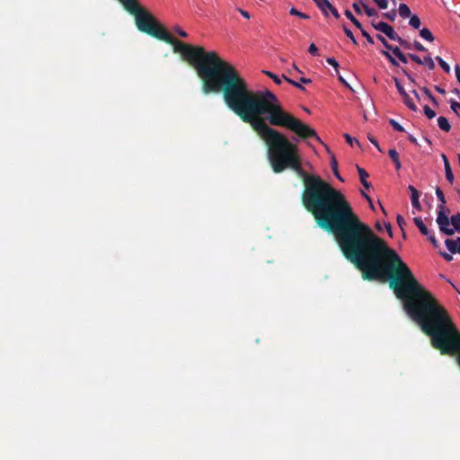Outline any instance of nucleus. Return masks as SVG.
Returning a JSON list of instances; mask_svg holds the SVG:
<instances>
[{
	"instance_id": "nucleus-32",
	"label": "nucleus",
	"mask_w": 460,
	"mask_h": 460,
	"mask_svg": "<svg viewBox=\"0 0 460 460\" xmlns=\"http://www.w3.org/2000/svg\"><path fill=\"white\" fill-rule=\"evenodd\" d=\"M343 31H344V33L346 34V36H347L349 39H350V40H351V41H352L355 45H357V44H358L357 40L355 39V37H354V35H353L352 31H351L349 28H347V27H345V26H344V27H343Z\"/></svg>"
},
{
	"instance_id": "nucleus-15",
	"label": "nucleus",
	"mask_w": 460,
	"mask_h": 460,
	"mask_svg": "<svg viewBox=\"0 0 460 460\" xmlns=\"http://www.w3.org/2000/svg\"><path fill=\"white\" fill-rule=\"evenodd\" d=\"M331 168L332 170V172L333 174L336 176V178L341 181H344L343 178L341 176L340 172H339V170H338V162L335 158V156L332 155V160H331Z\"/></svg>"
},
{
	"instance_id": "nucleus-20",
	"label": "nucleus",
	"mask_w": 460,
	"mask_h": 460,
	"mask_svg": "<svg viewBox=\"0 0 460 460\" xmlns=\"http://www.w3.org/2000/svg\"><path fill=\"white\" fill-rule=\"evenodd\" d=\"M409 24L414 29H419L420 27L421 22L418 15L413 14L410 16Z\"/></svg>"
},
{
	"instance_id": "nucleus-43",
	"label": "nucleus",
	"mask_w": 460,
	"mask_h": 460,
	"mask_svg": "<svg viewBox=\"0 0 460 460\" xmlns=\"http://www.w3.org/2000/svg\"><path fill=\"white\" fill-rule=\"evenodd\" d=\"M408 57L415 63H417L419 65H422L423 60L419 56L410 53V54H408Z\"/></svg>"
},
{
	"instance_id": "nucleus-27",
	"label": "nucleus",
	"mask_w": 460,
	"mask_h": 460,
	"mask_svg": "<svg viewBox=\"0 0 460 460\" xmlns=\"http://www.w3.org/2000/svg\"><path fill=\"white\" fill-rule=\"evenodd\" d=\"M422 65H426L429 70H433L435 68V63L430 56L424 58Z\"/></svg>"
},
{
	"instance_id": "nucleus-11",
	"label": "nucleus",
	"mask_w": 460,
	"mask_h": 460,
	"mask_svg": "<svg viewBox=\"0 0 460 460\" xmlns=\"http://www.w3.org/2000/svg\"><path fill=\"white\" fill-rule=\"evenodd\" d=\"M357 170L359 175V180L361 184L364 186L365 189L369 190L372 187L371 182L367 181V179L368 178V173L367 171L358 165L357 166Z\"/></svg>"
},
{
	"instance_id": "nucleus-19",
	"label": "nucleus",
	"mask_w": 460,
	"mask_h": 460,
	"mask_svg": "<svg viewBox=\"0 0 460 460\" xmlns=\"http://www.w3.org/2000/svg\"><path fill=\"white\" fill-rule=\"evenodd\" d=\"M359 2H360V4H361V5H362V7H363V9H364V11H365V13H366V14H367L368 17H372V16H375V15H376V14H377L376 10V9H374V8L369 7L367 4H366L364 3V1H363V0H359Z\"/></svg>"
},
{
	"instance_id": "nucleus-10",
	"label": "nucleus",
	"mask_w": 460,
	"mask_h": 460,
	"mask_svg": "<svg viewBox=\"0 0 460 460\" xmlns=\"http://www.w3.org/2000/svg\"><path fill=\"white\" fill-rule=\"evenodd\" d=\"M445 244L451 253H460V237L446 239Z\"/></svg>"
},
{
	"instance_id": "nucleus-52",
	"label": "nucleus",
	"mask_w": 460,
	"mask_h": 460,
	"mask_svg": "<svg viewBox=\"0 0 460 460\" xmlns=\"http://www.w3.org/2000/svg\"><path fill=\"white\" fill-rule=\"evenodd\" d=\"M408 55H404L403 53H401L397 58L403 64H406L408 62Z\"/></svg>"
},
{
	"instance_id": "nucleus-64",
	"label": "nucleus",
	"mask_w": 460,
	"mask_h": 460,
	"mask_svg": "<svg viewBox=\"0 0 460 460\" xmlns=\"http://www.w3.org/2000/svg\"><path fill=\"white\" fill-rule=\"evenodd\" d=\"M454 93H456V94H458V95L460 94V92H459V90H458L457 88H456V89L454 90Z\"/></svg>"
},
{
	"instance_id": "nucleus-56",
	"label": "nucleus",
	"mask_w": 460,
	"mask_h": 460,
	"mask_svg": "<svg viewBox=\"0 0 460 460\" xmlns=\"http://www.w3.org/2000/svg\"><path fill=\"white\" fill-rule=\"evenodd\" d=\"M434 88H435V90H436L438 93H441V94H445V93H446L445 89H443L442 87H440V86H438V85H435V87H434Z\"/></svg>"
},
{
	"instance_id": "nucleus-28",
	"label": "nucleus",
	"mask_w": 460,
	"mask_h": 460,
	"mask_svg": "<svg viewBox=\"0 0 460 460\" xmlns=\"http://www.w3.org/2000/svg\"><path fill=\"white\" fill-rule=\"evenodd\" d=\"M389 123L394 130L399 131V132L404 131L403 127L399 122H397L395 119H390Z\"/></svg>"
},
{
	"instance_id": "nucleus-42",
	"label": "nucleus",
	"mask_w": 460,
	"mask_h": 460,
	"mask_svg": "<svg viewBox=\"0 0 460 460\" xmlns=\"http://www.w3.org/2000/svg\"><path fill=\"white\" fill-rule=\"evenodd\" d=\"M426 236L428 237V239L430 241V243L433 244L434 247L438 246V241H437L433 232L429 231V234L426 235Z\"/></svg>"
},
{
	"instance_id": "nucleus-17",
	"label": "nucleus",
	"mask_w": 460,
	"mask_h": 460,
	"mask_svg": "<svg viewBox=\"0 0 460 460\" xmlns=\"http://www.w3.org/2000/svg\"><path fill=\"white\" fill-rule=\"evenodd\" d=\"M344 14L358 29L362 28L360 22L353 15L349 10H345Z\"/></svg>"
},
{
	"instance_id": "nucleus-14",
	"label": "nucleus",
	"mask_w": 460,
	"mask_h": 460,
	"mask_svg": "<svg viewBox=\"0 0 460 460\" xmlns=\"http://www.w3.org/2000/svg\"><path fill=\"white\" fill-rule=\"evenodd\" d=\"M438 125L439 128L445 132H448L451 129V126L446 117L440 116L438 119Z\"/></svg>"
},
{
	"instance_id": "nucleus-63",
	"label": "nucleus",
	"mask_w": 460,
	"mask_h": 460,
	"mask_svg": "<svg viewBox=\"0 0 460 460\" xmlns=\"http://www.w3.org/2000/svg\"><path fill=\"white\" fill-rule=\"evenodd\" d=\"M375 146L377 148V150H378L379 152H381V153L383 152V150L381 149V147H380V146H379V144H378V143H377V146Z\"/></svg>"
},
{
	"instance_id": "nucleus-51",
	"label": "nucleus",
	"mask_w": 460,
	"mask_h": 460,
	"mask_svg": "<svg viewBox=\"0 0 460 460\" xmlns=\"http://www.w3.org/2000/svg\"><path fill=\"white\" fill-rule=\"evenodd\" d=\"M440 255L447 261H451L453 260V256L446 252H441Z\"/></svg>"
},
{
	"instance_id": "nucleus-41",
	"label": "nucleus",
	"mask_w": 460,
	"mask_h": 460,
	"mask_svg": "<svg viewBox=\"0 0 460 460\" xmlns=\"http://www.w3.org/2000/svg\"><path fill=\"white\" fill-rule=\"evenodd\" d=\"M326 62L332 66H333L336 69V71H338L339 63L336 61L334 58H327Z\"/></svg>"
},
{
	"instance_id": "nucleus-25",
	"label": "nucleus",
	"mask_w": 460,
	"mask_h": 460,
	"mask_svg": "<svg viewBox=\"0 0 460 460\" xmlns=\"http://www.w3.org/2000/svg\"><path fill=\"white\" fill-rule=\"evenodd\" d=\"M289 13L291 15H294V16H298L299 18L301 19H309V15H307L306 13H302L300 11H298L297 9H296L295 7H292L290 10H289Z\"/></svg>"
},
{
	"instance_id": "nucleus-16",
	"label": "nucleus",
	"mask_w": 460,
	"mask_h": 460,
	"mask_svg": "<svg viewBox=\"0 0 460 460\" xmlns=\"http://www.w3.org/2000/svg\"><path fill=\"white\" fill-rule=\"evenodd\" d=\"M399 15L402 18H408L411 16V9L406 4H400L398 8Z\"/></svg>"
},
{
	"instance_id": "nucleus-53",
	"label": "nucleus",
	"mask_w": 460,
	"mask_h": 460,
	"mask_svg": "<svg viewBox=\"0 0 460 460\" xmlns=\"http://www.w3.org/2000/svg\"><path fill=\"white\" fill-rule=\"evenodd\" d=\"M367 139H368V140H369V141H370L374 146H377V143H378V142H377L376 138L374 136H372V135L368 134V135H367Z\"/></svg>"
},
{
	"instance_id": "nucleus-8",
	"label": "nucleus",
	"mask_w": 460,
	"mask_h": 460,
	"mask_svg": "<svg viewBox=\"0 0 460 460\" xmlns=\"http://www.w3.org/2000/svg\"><path fill=\"white\" fill-rule=\"evenodd\" d=\"M448 229L452 230L453 232L451 234L444 233L447 235H453L455 234V232L460 233V214L459 213L453 215L451 217V218L449 219Z\"/></svg>"
},
{
	"instance_id": "nucleus-57",
	"label": "nucleus",
	"mask_w": 460,
	"mask_h": 460,
	"mask_svg": "<svg viewBox=\"0 0 460 460\" xmlns=\"http://www.w3.org/2000/svg\"><path fill=\"white\" fill-rule=\"evenodd\" d=\"M408 139L411 143L418 145L417 138L414 137L412 135H409Z\"/></svg>"
},
{
	"instance_id": "nucleus-7",
	"label": "nucleus",
	"mask_w": 460,
	"mask_h": 460,
	"mask_svg": "<svg viewBox=\"0 0 460 460\" xmlns=\"http://www.w3.org/2000/svg\"><path fill=\"white\" fill-rule=\"evenodd\" d=\"M315 4L325 15H328L327 11H330L336 19L341 17L338 10L328 0H317Z\"/></svg>"
},
{
	"instance_id": "nucleus-35",
	"label": "nucleus",
	"mask_w": 460,
	"mask_h": 460,
	"mask_svg": "<svg viewBox=\"0 0 460 460\" xmlns=\"http://www.w3.org/2000/svg\"><path fill=\"white\" fill-rule=\"evenodd\" d=\"M396 15L397 14H396V11L395 10H392L390 12L383 13V16L385 17L386 19H388L391 22H394L395 20Z\"/></svg>"
},
{
	"instance_id": "nucleus-26",
	"label": "nucleus",
	"mask_w": 460,
	"mask_h": 460,
	"mask_svg": "<svg viewBox=\"0 0 460 460\" xmlns=\"http://www.w3.org/2000/svg\"><path fill=\"white\" fill-rule=\"evenodd\" d=\"M445 172H446L447 180L449 181L450 184H453V182H454V174H453V172H452L450 164L449 165L447 164V166H445Z\"/></svg>"
},
{
	"instance_id": "nucleus-48",
	"label": "nucleus",
	"mask_w": 460,
	"mask_h": 460,
	"mask_svg": "<svg viewBox=\"0 0 460 460\" xmlns=\"http://www.w3.org/2000/svg\"><path fill=\"white\" fill-rule=\"evenodd\" d=\"M361 195L367 200L372 209H375L372 199L363 190H361Z\"/></svg>"
},
{
	"instance_id": "nucleus-61",
	"label": "nucleus",
	"mask_w": 460,
	"mask_h": 460,
	"mask_svg": "<svg viewBox=\"0 0 460 460\" xmlns=\"http://www.w3.org/2000/svg\"><path fill=\"white\" fill-rule=\"evenodd\" d=\"M339 80L347 87H349V84L348 83L341 77V76H339Z\"/></svg>"
},
{
	"instance_id": "nucleus-40",
	"label": "nucleus",
	"mask_w": 460,
	"mask_h": 460,
	"mask_svg": "<svg viewBox=\"0 0 460 460\" xmlns=\"http://www.w3.org/2000/svg\"><path fill=\"white\" fill-rule=\"evenodd\" d=\"M380 9H386L388 7L387 0H373Z\"/></svg>"
},
{
	"instance_id": "nucleus-6",
	"label": "nucleus",
	"mask_w": 460,
	"mask_h": 460,
	"mask_svg": "<svg viewBox=\"0 0 460 460\" xmlns=\"http://www.w3.org/2000/svg\"><path fill=\"white\" fill-rule=\"evenodd\" d=\"M372 25L376 31L385 33L392 40H395L399 36L394 28L385 22H372Z\"/></svg>"
},
{
	"instance_id": "nucleus-55",
	"label": "nucleus",
	"mask_w": 460,
	"mask_h": 460,
	"mask_svg": "<svg viewBox=\"0 0 460 460\" xmlns=\"http://www.w3.org/2000/svg\"><path fill=\"white\" fill-rule=\"evenodd\" d=\"M441 158H442V160H443L444 166H447V165H449V164H449V161H448V159H447V155H446L445 154H441Z\"/></svg>"
},
{
	"instance_id": "nucleus-31",
	"label": "nucleus",
	"mask_w": 460,
	"mask_h": 460,
	"mask_svg": "<svg viewBox=\"0 0 460 460\" xmlns=\"http://www.w3.org/2000/svg\"><path fill=\"white\" fill-rule=\"evenodd\" d=\"M263 73L267 75L270 78H271L276 84H280L282 83L281 79L272 72L263 71Z\"/></svg>"
},
{
	"instance_id": "nucleus-22",
	"label": "nucleus",
	"mask_w": 460,
	"mask_h": 460,
	"mask_svg": "<svg viewBox=\"0 0 460 460\" xmlns=\"http://www.w3.org/2000/svg\"><path fill=\"white\" fill-rule=\"evenodd\" d=\"M380 52H381V54H382L383 56H385V57L388 59V61L391 63V65H392V66H399V64H398L397 60H396V59L394 58V56H393V55L388 51V49H387V50H381Z\"/></svg>"
},
{
	"instance_id": "nucleus-4",
	"label": "nucleus",
	"mask_w": 460,
	"mask_h": 460,
	"mask_svg": "<svg viewBox=\"0 0 460 460\" xmlns=\"http://www.w3.org/2000/svg\"><path fill=\"white\" fill-rule=\"evenodd\" d=\"M436 195L438 199L440 201V204L438 206V217H437V223L438 225L439 230L442 233H448L451 234L453 231L448 229L449 225V218L446 215V198L442 191V190L438 187L436 189Z\"/></svg>"
},
{
	"instance_id": "nucleus-12",
	"label": "nucleus",
	"mask_w": 460,
	"mask_h": 460,
	"mask_svg": "<svg viewBox=\"0 0 460 460\" xmlns=\"http://www.w3.org/2000/svg\"><path fill=\"white\" fill-rule=\"evenodd\" d=\"M413 222L423 235L429 234V229L424 225V223L420 217H414Z\"/></svg>"
},
{
	"instance_id": "nucleus-33",
	"label": "nucleus",
	"mask_w": 460,
	"mask_h": 460,
	"mask_svg": "<svg viewBox=\"0 0 460 460\" xmlns=\"http://www.w3.org/2000/svg\"><path fill=\"white\" fill-rule=\"evenodd\" d=\"M412 49L420 51V52H427L428 49L419 41L415 40L412 43Z\"/></svg>"
},
{
	"instance_id": "nucleus-58",
	"label": "nucleus",
	"mask_w": 460,
	"mask_h": 460,
	"mask_svg": "<svg viewBox=\"0 0 460 460\" xmlns=\"http://www.w3.org/2000/svg\"><path fill=\"white\" fill-rule=\"evenodd\" d=\"M402 72L412 83H414V79L412 78L411 75L406 69H402Z\"/></svg>"
},
{
	"instance_id": "nucleus-30",
	"label": "nucleus",
	"mask_w": 460,
	"mask_h": 460,
	"mask_svg": "<svg viewBox=\"0 0 460 460\" xmlns=\"http://www.w3.org/2000/svg\"><path fill=\"white\" fill-rule=\"evenodd\" d=\"M450 108L451 110L456 113L458 116H460L459 112H460V102L455 101V100H451L450 101Z\"/></svg>"
},
{
	"instance_id": "nucleus-23",
	"label": "nucleus",
	"mask_w": 460,
	"mask_h": 460,
	"mask_svg": "<svg viewBox=\"0 0 460 460\" xmlns=\"http://www.w3.org/2000/svg\"><path fill=\"white\" fill-rule=\"evenodd\" d=\"M397 41L404 49H412V43L398 36L394 40Z\"/></svg>"
},
{
	"instance_id": "nucleus-37",
	"label": "nucleus",
	"mask_w": 460,
	"mask_h": 460,
	"mask_svg": "<svg viewBox=\"0 0 460 460\" xmlns=\"http://www.w3.org/2000/svg\"><path fill=\"white\" fill-rule=\"evenodd\" d=\"M376 38L386 49H392V45L388 43V41L385 40L384 36L378 34Z\"/></svg>"
},
{
	"instance_id": "nucleus-44",
	"label": "nucleus",
	"mask_w": 460,
	"mask_h": 460,
	"mask_svg": "<svg viewBox=\"0 0 460 460\" xmlns=\"http://www.w3.org/2000/svg\"><path fill=\"white\" fill-rule=\"evenodd\" d=\"M344 137L349 145L353 146V143L355 142L359 146V142L356 138L351 137L349 134H344Z\"/></svg>"
},
{
	"instance_id": "nucleus-1",
	"label": "nucleus",
	"mask_w": 460,
	"mask_h": 460,
	"mask_svg": "<svg viewBox=\"0 0 460 460\" xmlns=\"http://www.w3.org/2000/svg\"><path fill=\"white\" fill-rule=\"evenodd\" d=\"M219 93L226 105L265 142L273 172L291 168L302 178L304 208L320 228L334 234L344 257L362 276H414L398 253L359 220L339 190L303 170L296 142L321 141L313 128L285 111L270 91H251L230 63L214 92Z\"/></svg>"
},
{
	"instance_id": "nucleus-59",
	"label": "nucleus",
	"mask_w": 460,
	"mask_h": 460,
	"mask_svg": "<svg viewBox=\"0 0 460 460\" xmlns=\"http://www.w3.org/2000/svg\"><path fill=\"white\" fill-rule=\"evenodd\" d=\"M299 82H302V84H310V83L312 82V80H311V79H309V78L301 77V78L299 79Z\"/></svg>"
},
{
	"instance_id": "nucleus-47",
	"label": "nucleus",
	"mask_w": 460,
	"mask_h": 460,
	"mask_svg": "<svg viewBox=\"0 0 460 460\" xmlns=\"http://www.w3.org/2000/svg\"><path fill=\"white\" fill-rule=\"evenodd\" d=\"M388 50H389V51H391V52L393 53V55H394V57H396V58H397L401 53H402V51L400 49V48H399V47L393 46V45H392V49H389Z\"/></svg>"
},
{
	"instance_id": "nucleus-50",
	"label": "nucleus",
	"mask_w": 460,
	"mask_h": 460,
	"mask_svg": "<svg viewBox=\"0 0 460 460\" xmlns=\"http://www.w3.org/2000/svg\"><path fill=\"white\" fill-rule=\"evenodd\" d=\"M237 11L240 13V14L244 17L245 19H250L251 18V14L249 13V12L245 11V10H243L241 8H238Z\"/></svg>"
},
{
	"instance_id": "nucleus-13",
	"label": "nucleus",
	"mask_w": 460,
	"mask_h": 460,
	"mask_svg": "<svg viewBox=\"0 0 460 460\" xmlns=\"http://www.w3.org/2000/svg\"><path fill=\"white\" fill-rule=\"evenodd\" d=\"M388 155H389L390 158L393 160V162L395 165V169L397 171H399L402 167L401 162L399 160V154L397 153V151L395 149H390L388 152Z\"/></svg>"
},
{
	"instance_id": "nucleus-38",
	"label": "nucleus",
	"mask_w": 460,
	"mask_h": 460,
	"mask_svg": "<svg viewBox=\"0 0 460 460\" xmlns=\"http://www.w3.org/2000/svg\"><path fill=\"white\" fill-rule=\"evenodd\" d=\"M308 52H309L312 56H318V55H319V49H318V48L316 47V45H315L314 43H311V44L309 45Z\"/></svg>"
},
{
	"instance_id": "nucleus-29",
	"label": "nucleus",
	"mask_w": 460,
	"mask_h": 460,
	"mask_svg": "<svg viewBox=\"0 0 460 460\" xmlns=\"http://www.w3.org/2000/svg\"><path fill=\"white\" fill-rule=\"evenodd\" d=\"M422 92L427 95V97L431 101V102L435 106L438 105L437 99L432 95V93H430V91L427 87H423L422 88Z\"/></svg>"
},
{
	"instance_id": "nucleus-2",
	"label": "nucleus",
	"mask_w": 460,
	"mask_h": 460,
	"mask_svg": "<svg viewBox=\"0 0 460 460\" xmlns=\"http://www.w3.org/2000/svg\"><path fill=\"white\" fill-rule=\"evenodd\" d=\"M159 40L173 46V51L191 65L202 81V92L214 93L226 71L228 62L222 59L216 51H206L203 47L183 43L164 31Z\"/></svg>"
},
{
	"instance_id": "nucleus-3",
	"label": "nucleus",
	"mask_w": 460,
	"mask_h": 460,
	"mask_svg": "<svg viewBox=\"0 0 460 460\" xmlns=\"http://www.w3.org/2000/svg\"><path fill=\"white\" fill-rule=\"evenodd\" d=\"M123 8L134 15L136 26L138 31L159 40L164 33V27L137 0H119Z\"/></svg>"
},
{
	"instance_id": "nucleus-60",
	"label": "nucleus",
	"mask_w": 460,
	"mask_h": 460,
	"mask_svg": "<svg viewBox=\"0 0 460 460\" xmlns=\"http://www.w3.org/2000/svg\"><path fill=\"white\" fill-rule=\"evenodd\" d=\"M385 228L387 230V232L389 233V234L392 236V226L390 223L388 224H385Z\"/></svg>"
},
{
	"instance_id": "nucleus-34",
	"label": "nucleus",
	"mask_w": 460,
	"mask_h": 460,
	"mask_svg": "<svg viewBox=\"0 0 460 460\" xmlns=\"http://www.w3.org/2000/svg\"><path fill=\"white\" fill-rule=\"evenodd\" d=\"M284 79L289 83L291 85L298 88V89H301V90H305V88L301 85L302 84V82H296L295 80H292V79H289V78H287L285 75H283Z\"/></svg>"
},
{
	"instance_id": "nucleus-9",
	"label": "nucleus",
	"mask_w": 460,
	"mask_h": 460,
	"mask_svg": "<svg viewBox=\"0 0 460 460\" xmlns=\"http://www.w3.org/2000/svg\"><path fill=\"white\" fill-rule=\"evenodd\" d=\"M408 190L411 192V200L412 207L414 208L418 209V210H420L421 209V205H420V200H419V199H420L419 191L412 185H409L408 186Z\"/></svg>"
},
{
	"instance_id": "nucleus-36",
	"label": "nucleus",
	"mask_w": 460,
	"mask_h": 460,
	"mask_svg": "<svg viewBox=\"0 0 460 460\" xmlns=\"http://www.w3.org/2000/svg\"><path fill=\"white\" fill-rule=\"evenodd\" d=\"M424 113L429 119H433L436 116V112L431 110L428 105L424 106Z\"/></svg>"
},
{
	"instance_id": "nucleus-62",
	"label": "nucleus",
	"mask_w": 460,
	"mask_h": 460,
	"mask_svg": "<svg viewBox=\"0 0 460 460\" xmlns=\"http://www.w3.org/2000/svg\"><path fill=\"white\" fill-rule=\"evenodd\" d=\"M411 93L414 94V96L417 100H420V95L418 94V93L415 90H412Z\"/></svg>"
},
{
	"instance_id": "nucleus-49",
	"label": "nucleus",
	"mask_w": 460,
	"mask_h": 460,
	"mask_svg": "<svg viewBox=\"0 0 460 460\" xmlns=\"http://www.w3.org/2000/svg\"><path fill=\"white\" fill-rule=\"evenodd\" d=\"M360 5H361L360 2H358V3H353V4H352V7H353L354 11H355L358 14H361V13H362V10H361Z\"/></svg>"
},
{
	"instance_id": "nucleus-45",
	"label": "nucleus",
	"mask_w": 460,
	"mask_h": 460,
	"mask_svg": "<svg viewBox=\"0 0 460 460\" xmlns=\"http://www.w3.org/2000/svg\"><path fill=\"white\" fill-rule=\"evenodd\" d=\"M396 221L400 228L403 231V226L406 225L405 219L402 216L398 215L396 217Z\"/></svg>"
},
{
	"instance_id": "nucleus-39",
	"label": "nucleus",
	"mask_w": 460,
	"mask_h": 460,
	"mask_svg": "<svg viewBox=\"0 0 460 460\" xmlns=\"http://www.w3.org/2000/svg\"><path fill=\"white\" fill-rule=\"evenodd\" d=\"M361 31V34L362 36L367 40V41L370 44H374V40L373 38L370 36V34L366 31L363 27L361 29H359Z\"/></svg>"
},
{
	"instance_id": "nucleus-21",
	"label": "nucleus",
	"mask_w": 460,
	"mask_h": 460,
	"mask_svg": "<svg viewBox=\"0 0 460 460\" xmlns=\"http://www.w3.org/2000/svg\"><path fill=\"white\" fill-rule=\"evenodd\" d=\"M380 52H381V54H382L383 56H385V57L388 59V61L391 63V65H392V66H399V64H398L397 60H396V59L394 58V56H393V55L388 51V49H387V50H381Z\"/></svg>"
},
{
	"instance_id": "nucleus-46",
	"label": "nucleus",
	"mask_w": 460,
	"mask_h": 460,
	"mask_svg": "<svg viewBox=\"0 0 460 460\" xmlns=\"http://www.w3.org/2000/svg\"><path fill=\"white\" fill-rule=\"evenodd\" d=\"M173 31L176 32L180 37H182V38H187L188 37V34L181 28H180L179 26H176L173 29Z\"/></svg>"
},
{
	"instance_id": "nucleus-18",
	"label": "nucleus",
	"mask_w": 460,
	"mask_h": 460,
	"mask_svg": "<svg viewBox=\"0 0 460 460\" xmlns=\"http://www.w3.org/2000/svg\"><path fill=\"white\" fill-rule=\"evenodd\" d=\"M420 36L429 42H432L434 40V36L428 28L421 29L420 31Z\"/></svg>"
},
{
	"instance_id": "nucleus-5",
	"label": "nucleus",
	"mask_w": 460,
	"mask_h": 460,
	"mask_svg": "<svg viewBox=\"0 0 460 460\" xmlns=\"http://www.w3.org/2000/svg\"><path fill=\"white\" fill-rule=\"evenodd\" d=\"M394 84H395V87H396L398 93L402 97L404 104L411 111H416L417 107H416L415 103L413 102L412 99L410 97L408 93L404 90L403 86L402 85V84L399 82V80L397 78H394Z\"/></svg>"
},
{
	"instance_id": "nucleus-24",
	"label": "nucleus",
	"mask_w": 460,
	"mask_h": 460,
	"mask_svg": "<svg viewBox=\"0 0 460 460\" xmlns=\"http://www.w3.org/2000/svg\"><path fill=\"white\" fill-rule=\"evenodd\" d=\"M435 59L438 62L439 66H441V68L446 72V73H450V66L449 65L444 61L440 57L437 56L435 58Z\"/></svg>"
},
{
	"instance_id": "nucleus-54",
	"label": "nucleus",
	"mask_w": 460,
	"mask_h": 460,
	"mask_svg": "<svg viewBox=\"0 0 460 460\" xmlns=\"http://www.w3.org/2000/svg\"><path fill=\"white\" fill-rule=\"evenodd\" d=\"M455 72H456V79L457 81L459 82L460 84V66L458 65H456L455 66Z\"/></svg>"
}]
</instances>
